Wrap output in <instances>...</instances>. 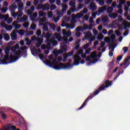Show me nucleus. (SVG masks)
<instances>
[{
    "instance_id": "obj_1",
    "label": "nucleus",
    "mask_w": 130,
    "mask_h": 130,
    "mask_svg": "<svg viewBox=\"0 0 130 130\" xmlns=\"http://www.w3.org/2000/svg\"><path fill=\"white\" fill-rule=\"evenodd\" d=\"M107 88L106 86H105V84H102L100 88L98 89H96L95 91H94L92 93H90L91 96H89L84 102V103L82 104V105L79 107L78 109H77V110H81V109H83V108L86 106V104H87V103L89 101V100H91V99H92L94 96H96V95H98L99 93H100V91H104V90H106Z\"/></svg>"
},
{
    "instance_id": "obj_2",
    "label": "nucleus",
    "mask_w": 130,
    "mask_h": 130,
    "mask_svg": "<svg viewBox=\"0 0 130 130\" xmlns=\"http://www.w3.org/2000/svg\"><path fill=\"white\" fill-rule=\"evenodd\" d=\"M20 57L18 56H14V55H10L9 57V55L6 54L4 56V59L1 60L0 59V64H8L9 62H8V60L10 61V63L15 62L19 59Z\"/></svg>"
},
{
    "instance_id": "obj_3",
    "label": "nucleus",
    "mask_w": 130,
    "mask_h": 130,
    "mask_svg": "<svg viewBox=\"0 0 130 130\" xmlns=\"http://www.w3.org/2000/svg\"><path fill=\"white\" fill-rule=\"evenodd\" d=\"M73 67V64H71V63H70V62H68L65 64L60 63L58 65L53 67V69H54V70H56V71H58L59 70H62L64 69H72Z\"/></svg>"
},
{
    "instance_id": "obj_4",
    "label": "nucleus",
    "mask_w": 130,
    "mask_h": 130,
    "mask_svg": "<svg viewBox=\"0 0 130 130\" xmlns=\"http://www.w3.org/2000/svg\"><path fill=\"white\" fill-rule=\"evenodd\" d=\"M60 46L61 49L60 50L58 51H54L53 52V54L56 57L58 56V54H62L63 52H66V51H67V49H68V47H67V45L64 44L61 45Z\"/></svg>"
},
{
    "instance_id": "obj_5",
    "label": "nucleus",
    "mask_w": 130,
    "mask_h": 130,
    "mask_svg": "<svg viewBox=\"0 0 130 130\" xmlns=\"http://www.w3.org/2000/svg\"><path fill=\"white\" fill-rule=\"evenodd\" d=\"M43 10V11H48L50 9L49 4L46 3L44 5H42V3L39 4L37 6V10Z\"/></svg>"
},
{
    "instance_id": "obj_6",
    "label": "nucleus",
    "mask_w": 130,
    "mask_h": 130,
    "mask_svg": "<svg viewBox=\"0 0 130 130\" xmlns=\"http://www.w3.org/2000/svg\"><path fill=\"white\" fill-rule=\"evenodd\" d=\"M129 60H130V56H128L125 59L124 62L120 64V67H121L122 66H125V67H124V69H126V68H127V67H128V66H129L130 64Z\"/></svg>"
},
{
    "instance_id": "obj_7",
    "label": "nucleus",
    "mask_w": 130,
    "mask_h": 130,
    "mask_svg": "<svg viewBox=\"0 0 130 130\" xmlns=\"http://www.w3.org/2000/svg\"><path fill=\"white\" fill-rule=\"evenodd\" d=\"M96 57H97V53H96V52H92V54L90 55V56H87L86 58V61H90V60H91V58H96Z\"/></svg>"
},
{
    "instance_id": "obj_8",
    "label": "nucleus",
    "mask_w": 130,
    "mask_h": 130,
    "mask_svg": "<svg viewBox=\"0 0 130 130\" xmlns=\"http://www.w3.org/2000/svg\"><path fill=\"white\" fill-rule=\"evenodd\" d=\"M106 10H107V6H104L101 8H99L98 11V16H100V15H101V14H102L104 12H105Z\"/></svg>"
},
{
    "instance_id": "obj_9",
    "label": "nucleus",
    "mask_w": 130,
    "mask_h": 130,
    "mask_svg": "<svg viewBox=\"0 0 130 130\" xmlns=\"http://www.w3.org/2000/svg\"><path fill=\"white\" fill-rule=\"evenodd\" d=\"M17 32H18V30L14 29L11 34L12 40H17V39L18 38V37L17 36Z\"/></svg>"
},
{
    "instance_id": "obj_10",
    "label": "nucleus",
    "mask_w": 130,
    "mask_h": 130,
    "mask_svg": "<svg viewBox=\"0 0 130 130\" xmlns=\"http://www.w3.org/2000/svg\"><path fill=\"white\" fill-rule=\"evenodd\" d=\"M89 9L90 11H92V12H95L96 10H97V6H96V4L95 3H91L89 5Z\"/></svg>"
},
{
    "instance_id": "obj_11",
    "label": "nucleus",
    "mask_w": 130,
    "mask_h": 130,
    "mask_svg": "<svg viewBox=\"0 0 130 130\" xmlns=\"http://www.w3.org/2000/svg\"><path fill=\"white\" fill-rule=\"evenodd\" d=\"M49 42L53 46H56V45L58 44V42L55 40L54 37H52Z\"/></svg>"
},
{
    "instance_id": "obj_12",
    "label": "nucleus",
    "mask_w": 130,
    "mask_h": 130,
    "mask_svg": "<svg viewBox=\"0 0 130 130\" xmlns=\"http://www.w3.org/2000/svg\"><path fill=\"white\" fill-rule=\"evenodd\" d=\"M52 37V34H50L49 32H47L46 34L45 38L46 39V42H49L51 40L50 38Z\"/></svg>"
},
{
    "instance_id": "obj_13",
    "label": "nucleus",
    "mask_w": 130,
    "mask_h": 130,
    "mask_svg": "<svg viewBox=\"0 0 130 130\" xmlns=\"http://www.w3.org/2000/svg\"><path fill=\"white\" fill-rule=\"evenodd\" d=\"M113 81H109L108 80H107L105 81V86L106 87L108 88V87H110V86H111L112 85V82Z\"/></svg>"
},
{
    "instance_id": "obj_14",
    "label": "nucleus",
    "mask_w": 130,
    "mask_h": 130,
    "mask_svg": "<svg viewBox=\"0 0 130 130\" xmlns=\"http://www.w3.org/2000/svg\"><path fill=\"white\" fill-rule=\"evenodd\" d=\"M23 12L21 10H18V12L17 13H14L13 14V17H14V18H16V17H17V16H18V17H22V14Z\"/></svg>"
},
{
    "instance_id": "obj_15",
    "label": "nucleus",
    "mask_w": 130,
    "mask_h": 130,
    "mask_svg": "<svg viewBox=\"0 0 130 130\" xmlns=\"http://www.w3.org/2000/svg\"><path fill=\"white\" fill-rule=\"evenodd\" d=\"M56 38L58 39L59 41H61V39H63V41H64L65 43H68V38L63 37V38L61 37H58V36H56Z\"/></svg>"
},
{
    "instance_id": "obj_16",
    "label": "nucleus",
    "mask_w": 130,
    "mask_h": 130,
    "mask_svg": "<svg viewBox=\"0 0 130 130\" xmlns=\"http://www.w3.org/2000/svg\"><path fill=\"white\" fill-rule=\"evenodd\" d=\"M38 52L39 53H41V50L40 49L37 50V49L35 48L34 49V52H32L33 55H38Z\"/></svg>"
},
{
    "instance_id": "obj_17",
    "label": "nucleus",
    "mask_w": 130,
    "mask_h": 130,
    "mask_svg": "<svg viewBox=\"0 0 130 130\" xmlns=\"http://www.w3.org/2000/svg\"><path fill=\"white\" fill-rule=\"evenodd\" d=\"M46 66H48V67H50V68H52V64L51 63V61L47 59L44 62Z\"/></svg>"
},
{
    "instance_id": "obj_18",
    "label": "nucleus",
    "mask_w": 130,
    "mask_h": 130,
    "mask_svg": "<svg viewBox=\"0 0 130 130\" xmlns=\"http://www.w3.org/2000/svg\"><path fill=\"white\" fill-rule=\"evenodd\" d=\"M124 25V30H126V28H130V23H128V21H126V23H123Z\"/></svg>"
},
{
    "instance_id": "obj_19",
    "label": "nucleus",
    "mask_w": 130,
    "mask_h": 130,
    "mask_svg": "<svg viewBox=\"0 0 130 130\" xmlns=\"http://www.w3.org/2000/svg\"><path fill=\"white\" fill-rule=\"evenodd\" d=\"M27 20L28 17L27 15H24L23 17L20 19V22H21V23H24V22H26Z\"/></svg>"
},
{
    "instance_id": "obj_20",
    "label": "nucleus",
    "mask_w": 130,
    "mask_h": 130,
    "mask_svg": "<svg viewBox=\"0 0 130 130\" xmlns=\"http://www.w3.org/2000/svg\"><path fill=\"white\" fill-rule=\"evenodd\" d=\"M119 30H122L121 27H119V29L115 30V33L117 36H120L121 35V32L119 31Z\"/></svg>"
},
{
    "instance_id": "obj_21",
    "label": "nucleus",
    "mask_w": 130,
    "mask_h": 130,
    "mask_svg": "<svg viewBox=\"0 0 130 130\" xmlns=\"http://www.w3.org/2000/svg\"><path fill=\"white\" fill-rule=\"evenodd\" d=\"M117 14H115L114 13H110V14H109V17L112 19H116V18H117Z\"/></svg>"
},
{
    "instance_id": "obj_22",
    "label": "nucleus",
    "mask_w": 130,
    "mask_h": 130,
    "mask_svg": "<svg viewBox=\"0 0 130 130\" xmlns=\"http://www.w3.org/2000/svg\"><path fill=\"white\" fill-rule=\"evenodd\" d=\"M4 37L6 41H9L10 40V35L8 33H5L4 35Z\"/></svg>"
},
{
    "instance_id": "obj_23",
    "label": "nucleus",
    "mask_w": 130,
    "mask_h": 130,
    "mask_svg": "<svg viewBox=\"0 0 130 130\" xmlns=\"http://www.w3.org/2000/svg\"><path fill=\"white\" fill-rule=\"evenodd\" d=\"M48 25V23L46 22V23L44 24L43 29L44 31H48V26L47 25Z\"/></svg>"
},
{
    "instance_id": "obj_24",
    "label": "nucleus",
    "mask_w": 130,
    "mask_h": 130,
    "mask_svg": "<svg viewBox=\"0 0 130 130\" xmlns=\"http://www.w3.org/2000/svg\"><path fill=\"white\" fill-rule=\"evenodd\" d=\"M107 13L108 14V15L111 14V12L113 11V8L111 7H109L108 9H107Z\"/></svg>"
},
{
    "instance_id": "obj_25",
    "label": "nucleus",
    "mask_w": 130,
    "mask_h": 130,
    "mask_svg": "<svg viewBox=\"0 0 130 130\" xmlns=\"http://www.w3.org/2000/svg\"><path fill=\"white\" fill-rule=\"evenodd\" d=\"M61 7H62V13H63V12H66L68 9V6L67 5L64 6V4L63 3H62L61 4Z\"/></svg>"
},
{
    "instance_id": "obj_26",
    "label": "nucleus",
    "mask_w": 130,
    "mask_h": 130,
    "mask_svg": "<svg viewBox=\"0 0 130 130\" xmlns=\"http://www.w3.org/2000/svg\"><path fill=\"white\" fill-rule=\"evenodd\" d=\"M84 7V4H79L78 5V7L76 8L77 12H79V11L82 10L83 9V7Z\"/></svg>"
},
{
    "instance_id": "obj_27",
    "label": "nucleus",
    "mask_w": 130,
    "mask_h": 130,
    "mask_svg": "<svg viewBox=\"0 0 130 130\" xmlns=\"http://www.w3.org/2000/svg\"><path fill=\"white\" fill-rule=\"evenodd\" d=\"M102 21L103 23H108V16H104L102 18Z\"/></svg>"
},
{
    "instance_id": "obj_28",
    "label": "nucleus",
    "mask_w": 130,
    "mask_h": 130,
    "mask_svg": "<svg viewBox=\"0 0 130 130\" xmlns=\"http://www.w3.org/2000/svg\"><path fill=\"white\" fill-rule=\"evenodd\" d=\"M63 59L62 60V62H67V59H68V57H69L68 56V54L67 53L63 54Z\"/></svg>"
},
{
    "instance_id": "obj_29",
    "label": "nucleus",
    "mask_w": 130,
    "mask_h": 130,
    "mask_svg": "<svg viewBox=\"0 0 130 130\" xmlns=\"http://www.w3.org/2000/svg\"><path fill=\"white\" fill-rule=\"evenodd\" d=\"M47 45H45L46 49H50V47L51 46V44L50 42H46Z\"/></svg>"
},
{
    "instance_id": "obj_30",
    "label": "nucleus",
    "mask_w": 130,
    "mask_h": 130,
    "mask_svg": "<svg viewBox=\"0 0 130 130\" xmlns=\"http://www.w3.org/2000/svg\"><path fill=\"white\" fill-rule=\"evenodd\" d=\"M43 16H46V13L43 12L42 11L39 12V16L40 17H43Z\"/></svg>"
},
{
    "instance_id": "obj_31",
    "label": "nucleus",
    "mask_w": 130,
    "mask_h": 130,
    "mask_svg": "<svg viewBox=\"0 0 130 130\" xmlns=\"http://www.w3.org/2000/svg\"><path fill=\"white\" fill-rule=\"evenodd\" d=\"M69 6L70 7H72L73 8H76V2H73V1H70L69 3Z\"/></svg>"
},
{
    "instance_id": "obj_32",
    "label": "nucleus",
    "mask_w": 130,
    "mask_h": 130,
    "mask_svg": "<svg viewBox=\"0 0 130 130\" xmlns=\"http://www.w3.org/2000/svg\"><path fill=\"white\" fill-rule=\"evenodd\" d=\"M80 61H81V60H80V59H75L74 60V64L75 66H79V64H80Z\"/></svg>"
},
{
    "instance_id": "obj_33",
    "label": "nucleus",
    "mask_w": 130,
    "mask_h": 130,
    "mask_svg": "<svg viewBox=\"0 0 130 130\" xmlns=\"http://www.w3.org/2000/svg\"><path fill=\"white\" fill-rule=\"evenodd\" d=\"M14 53L15 55H17L15 56H18V57H19V56L21 55V51L20 50H18L17 51H15Z\"/></svg>"
},
{
    "instance_id": "obj_34",
    "label": "nucleus",
    "mask_w": 130,
    "mask_h": 130,
    "mask_svg": "<svg viewBox=\"0 0 130 130\" xmlns=\"http://www.w3.org/2000/svg\"><path fill=\"white\" fill-rule=\"evenodd\" d=\"M30 28L31 30H36V24L32 23L30 25Z\"/></svg>"
},
{
    "instance_id": "obj_35",
    "label": "nucleus",
    "mask_w": 130,
    "mask_h": 130,
    "mask_svg": "<svg viewBox=\"0 0 130 130\" xmlns=\"http://www.w3.org/2000/svg\"><path fill=\"white\" fill-rule=\"evenodd\" d=\"M26 31L24 30H22L20 29L18 31V34H19L20 35H21V36H23V35H24V34H25V32Z\"/></svg>"
},
{
    "instance_id": "obj_36",
    "label": "nucleus",
    "mask_w": 130,
    "mask_h": 130,
    "mask_svg": "<svg viewBox=\"0 0 130 130\" xmlns=\"http://www.w3.org/2000/svg\"><path fill=\"white\" fill-rule=\"evenodd\" d=\"M70 11L71 12V13H74L75 12H78L77 11V9H76V7H71L70 8Z\"/></svg>"
},
{
    "instance_id": "obj_37",
    "label": "nucleus",
    "mask_w": 130,
    "mask_h": 130,
    "mask_svg": "<svg viewBox=\"0 0 130 130\" xmlns=\"http://www.w3.org/2000/svg\"><path fill=\"white\" fill-rule=\"evenodd\" d=\"M73 58H74V59H79V60H81V57L79 56L78 54L75 55L73 56Z\"/></svg>"
},
{
    "instance_id": "obj_38",
    "label": "nucleus",
    "mask_w": 130,
    "mask_h": 130,
    "mask_svg": "<svg viewBox=\"0 0 130 130\" xmlns=\"http://www.w3.org/2000/svg\"><path fill=\"white\" fill-rule=\"evenodd\" d=\"M35 40H36V41H38V42L43 41V40L41 39L39 37H35Z\"/></svg>"
},
{
    "instance_id": "obj_39",
    "label": "nucleus",
    "mask_w": 130,
    "mask_h": 130,
    "mask_svg": "<svg viewBox=\"0 0 130 130\" xmlns=\"http://www.w3.org/2000/svg\"><path fill=\"white\" fill-rule=\"evenodd\" d=\"M10 47L6 48L5 50V52L6 54L9 55L10 53Z\"/></svg>"
},
{
    "instance_id": "obj_40",
    "label": "nucleus",
    "mask_w": 130,
    "mask_h": 130,
    "mask_svg": "<svg viewBox=\"0 0 130 130\" xmlns=\"http://www.w3.org/2000/svg\"><path fill=\"white\" fill-rule=\"evenodd\" d=\"M23 7H24V5L22 3H18V10H21V9H23Z\"/></svg>"
},
{
    "instance_id": "obj_41",
    "label": "nucleus",
    "mask_w": 130,
    "mask_h": 130,
    "mask_svg": "<svg viewBox=\"0 0 130 130\" xmlns=\"http://www.w3.org/2000/svg\"><path fill=\"white\" fill-rule=\"evenodd\" d=\"M25 40L26 41L27 45H30L31 44V40H29V38H26Z\"/></svg>"
},
{
    "instance_id": "obj_42",
    "label": "nucleus",
    "mask_w": 130,
    "mask_h": 130,
    "mask_svg": "<svg viewBox=\"0 0 130 130\" xmlns=\"http://www.w3.org/2000/svg\"><path fill=\"white\" fill-rule=\"evenodd\" d=\"M10 12H11L12 16L13 17V15H14V14H15V9L13 8L10 7Z\"/></svg>"
},
{
    "instance_id": "obj_43",
    "label": "nucleus",
    "mask_w": 130,
    "mask_h": 130,
    "mask_svg": "<svg viewBox=\"0 0 130 130\" xmlns=\"http://www.w3.org/2000/svg\"><path fill=\"white\" fill-rule=\"evenodd\" d=\"M83 16V13H82V12H80V13H77L76 15V17L77 18H78V19H80V18H82Z\"/></svg>"
},
{
    "instance_id": "obj_44",
    "label": "nucleus",
    "mask_w": 130,
    "mask_h": 130,
    "mask_svg": "<svg viewBox=\"0 0 130 130\" xmlns=\"http://www.w3.org/2000/svg\"><path fill=\"white\" fill-rule=\"evenodd\" d=\"M97 60H98L97 59H96L94 60L89 61L88 63H87V66H91V64H92V63H95L97 61Z\"/></svg>"
},
{
    "instance_id": "obj_45",
    "label": "nucleus",
    "mask_w": 130,
    "mask_h": 130,
    "mask_svg": "<svg viewBox=\"0 0 130 130\" xmlns=\"http://www.w3.org/2000/svg\"><path fill=\"white\" fill-rule=\"evenodd\" d=\"M62 33L63 34V35H69V34H70V32H67V30L63 29L62 30Z\"/></svg>"
},
{
    "instance_id": "obj_46",
    "label": "nucleus",
    "mask_w": 130,
    "mask_h": 130,
    "mask_svg": "<svg viewBox=\"0 0 130 130\" xmlns=\"http://www.w3.org/2000/svg\"><path fill=\"white\" fill-rule=\"evenodd\" d=\"M39 56L40 59H45V58H46V57H45V56H44V55H43V54H40L39 55Z\"/></svg>"
},
{
    "instance_id": "obj_47",
    "label": "nucleus",
    "mask_w": 130,
    "mask_h": 130,
    "mask_svg": "<svg viewBox=\"0 0 130 130\" xmlns=\"http://www.w3.org/2000/svg\"><path fill=\"white\" fill-rule=\"evenodd\" d=\"M109 46V49H110L112 50V51H114V48H115V47L111 45H108Z\"/></svg>"
},
{
    "instance_id": "obj_48",
    "label": "nucleus",
    "mask_w": 130,
    "mask_h": 130,
    "mask_svg": "<svg viewBox=\"0 0 130 130\" xmlns=\"http://www.w3.org/2000/svg\"><path fill=\"white\" fill-rule=\"evenodd\" d=\"M56 9V6L54 4H53L50 6L51 11H53V10H55Z\"/></svg>"
},
{
    "instance_id": "obj_49",
    "label": "nucleus",
    "mask_w": 130,
    "mask_h": 130,
    "mask_svg": "<svg viewBox=\"0 0 130 130\" xmlns=\"http://www.w3.org/2000/svg\"><path fill=\"white\" fill-rule=\"evenodd\" d=\"M103 38H104V36H103V35H100L97 37V39H98L99 40H102Z\"/></svg>"
},
{
    "instance_id": "obj_50",
    "label": "nucleus",
    "mask_w": 130,
    "mask_h": 130,
    "mask_svg": "<svg viewBox=\"0 0 130 130\" xmlns=\"http://www.w3.org/2000/svg\"><path fill=\"white\" fill-rule=\"evenodd\" d=\"M23 26L26 28H28L29 27V22H24L23 24Z\"/></svg>"
},
{
    "instance_id": "obj_51",
    "label": "nucleus",
    "mask_w": 130,
    "mask_h": 130,
    "mask_svg": "<svg viewBox=\"0 0 130 130\" xmlns=\"http://www.w3.org/2000/svg\"><path fill=\"white\" fill-rule=\"evenodd\" d=\"M37 36H41V30L40 29H38L37 30L36 32Z\"/></svg>"
},
{
    "instance_id": "obj_52",
    "label": "nucleus",
    "mask_w": 130,
    "mask_h": 130,
    "mask_svg": "<svg viewBox=\"0 0 130 130\" xmlns=\"http://www.w3.org/2000/svg\"><path fill=\"white\" fill-rule=\"evenodd\" d=\"M53 16V13L52 12V11H50L48 13V16L49 18H52Z\"/></svg>"
},
{
    "instance_id": "obj_53",
    "label": "nucleus",
    "mask_w": 130,
    "mask_h": 130,
    "mask_svg": "<svg viewBox=\"0 0 130 130\" xmlns=\"http://www.w3.org/2000/svg\"><path fill=\"white\" fill-rule=\"evenodd\" d=\"M126 3V1L125 0H120L119 1V5H125Z\"/></svg>"
},
{
    "instance_id": "obj_54",
    "label": "nucleus",
    "mask_w": 130,
    "mask_h": 130,
    "mask_svg": "<svg viewBox=\"0 0 130 130\" xmlns=\"http://www.w3.org/2000/svg\"><path fill=\"white\" fill-rule=\"evenodd\" d=\"M42 42H43V41L37 42V43H36V46H37V47H40V46H41V45L42 44Z\"/></svg>"
},
{
    "instance_id": "obj_55",
    "label": "nucleus",
    "mask_w": 130,
    "mask_h": 130,
    "mask_svg": "<svg viewBox=\"0 0 130 130\" xmlns=\"http://www.w3.org/2000/svg\"><path fill=\"white\" fill-rule=\"evenodd\" d=\"M83 27L84 28L85 31H86V30H87V29H88V28H89V26H88V24H87L86 23H84L83 24Z\"/></svg>"
},
{
    "instance_id": "obj_56",
    "label": "nucleus",
    "mask_w": 130,
    "mask_h": 130,
    "mask_svg": "<svg viewBox=\"0 0 130 130\" xmlns=\"http://www.w3.org/2000/svg\"><path fill=\"white\" fill-rule=\"evenodd\" d=\"M96 15L98 16V11H96V12L92 13V17H93V18H95Z\"/></svg>"
},
{
    "instance_id": "obj_57",
    "label": "nucleus",
    "mask_w": 130,
    "mask_h": 130,
    "mask_svg": "<svg viewBox=\"0 0 130 130\" xmlns=\"http://www.w3.org/2000/svg\"><path fill=\"white\" fill-rule=\"evenodd\" d=\"M83 53H84V51L83 50V49H80L77 52V54L78 55H80V54H83Z\"/></svg>"
},
{
    "instance_id": "obj_58",
    "label": "nucleus",
    "mask_w": 130,
    "mask_h": 130,
    "mask_svg": "<svg viewBox=\"0 0 130 130\" xmlns=\"http://www.w3.org/2000/svg\"><path fill=\"white\" fill-rule=\"evenodd\" d=\"M7 11H8V7H5L4 9H2V11L4 14H6V13H7Z\"/></svg>"
},
{
    "instance_id": "obj_59",
    "label": "nucleus",
    "mask_w": 130,
    "mask_h": 130,
    "mask_svg": "<svg viewBox=\"0 0 130 130\" xmlns=\"http://www.w3.org/2000/svg\"><path fill=\"white\" fill-rule=\"evenodd\" d=\"M123 51H124V53H125L127 50H128V48L127 47H124L122 48Z\"/></svg>"
},
{
    "instance_id": "obj_60",
    "label": "nucleus",
    "mask_w": 130,
    "mask_h": 130,
    "mask_svg": "<svg viewBox=\"0 0 130 130\" xmlns=\"http://www.w3.org/2000/svg\"><path fill=\"white\" fill-rule=\"evenodd\" d=\"M30 19L32 21V22H36V17H34L33 16H31L30 15V16L29 17Z\"/></svg>"
},
{
    "instance_id": "obj_61",
    "label": "nucleus",
    "mask_w": 130,
    "mask_h": 130,
    "mask_svg": "<svg viewBox=\"0 0 130 130\" xmlns=\"http://www.w3.org/2000/svg\"><path fill=\"white\" fill-rule=\"evenodd\" d=\"M0 19H7V16L6 15H2V13L0 12Z\"/></svg>"
},
{
    "instance_id": "obj_62",
    "label": "nucleus",
    "mask_w": 130,
    "mask_h": 130,
    "mask_svg": "<svg viewBox=\"0 0 130 130\" xmlns=\"http://www.w3.org/2000/svg\"><path fill=\"white\" fill-rule=\"evenodd\" d=\"M58 21H59V17H58V16L55 17L54 19V21L55 23H57V22H58Z\"/></svg>"
},
{
    "instance_id": "obj_63",
    "label": "nucleus",
    "mask_w": 130,
    "mask_h": 130,
    "mask_svg": "<svg viewBox=\"0 0 130 130\" xmlns=\"http://www.w3.org/2000/svg\"><path fill=\"white\" fill-rule=\"evenodd\" d=\"M105 4L104 1V0H100L99 1V4L100 6H103Z\"/></svg>"
},
{
    "instance_id": "obj_64",
    "label": "nucleus",
    "mask_w": 130,
    "mask_h": 130,
    "mask_svg": "<svg viewBox=\"0 0 130 130\" xmlns=\"http://www.w3.org/2000/svg\"><path fill=\"white\" fill-rule=\"evenodd\" d=\"M2 130H11V127H10V126L4 127Z\"/></svg>"
}]
</instances>
